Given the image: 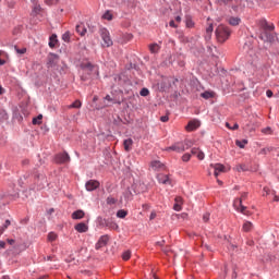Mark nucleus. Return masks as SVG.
<instances>
[{
  "instance_id": "obj_1",
  "label": "nucleus",
  "mask_w": 279,
  "mask_h": 279,
  "mask_svg": "<svg viewBox=\"0 0 279 279\" xmlns=\"http://www.w3.org/2000/svg\"><path fill=\"white\" fill-rule=\"evenodd\" d=\"M230 34H231L230 28L223 24H220L216 28V38L218 43H226V40L230 38Z\"/></svg>"
},
{
  "instance_id": "obj_2",
  "label": "nucleus",
  "mask_w": 279,
  "mask_h": 279,
  "mask_svg": "<svg viewBox=\"0 0 279 279\" xmlns=\"http://www.w3.org/2000/svg\"><path fill=\"white\" fill-rule=\"evenodd\" d=\"M81 69H83L84 73L88 75H93L94 77H99V66L86 61L81 63Z\"/></svg>"
},
{
  "instance_id": "obj_3",
  "label": "nucleus",
  "mask_w": 279,
  "mask_h": 279,
  "mask_svg": "<svg viewBox=\"0 0 279 279\" xmlns=\"http://www.w3.org/2000/svg\"><path fill=\"white\" fill-rule=\"evenodd\" d=\"M100 37L102 38V47H112V38H110V32L106 28H100L99 31Z\"/></svg>"
},
{
  "instance_id": "obj_4",
  "label": "nucleus",
  "mask_w": 279,
  "mask_h": 279,
  "mask_svg": "<svg viewBox=\"0 0 279 279\" xmlns=\"http://www.w3.org/2000/svg\"><path fill=\"white\" fill-rule=\"evenodd\" d=\"M185 149L186 147H184V143L178 142L172 146L167 147L166 151H177L178 154H182V151H185Z\"/></svg>"
},
{
  "instance_id": "obj_5",
  "label": "nucleus",
  "mask_w": 279,
  "mask_h": 279,
  "mask_svg": "<svg viewBox=\"0 0 279 279\" xmlns=\"http://www.w3.org/2000/svg\"><path fill=\"white\" fill-rule=\"evenodd\" d=\"M259 38L264 43H274L276 40V36L274 34L269 33V31L262 32L259 34Z\"/></svg>"
},
{
  "instance_id": "obj_6",
  "label": "nucleus",
  "mask_w": 279,
  "mask_h": 279,
  "mask_svg": "<svg viewBox=\"0 0 279 279\" xmlns=\"http://www.w3.org/2000/svg\"><path fill=\"white\" fill-rule=\"evenodd\" d=\"M56 162L58 165H66V162H71V157L68 153H61L56 156Z\"/></svg>"
},
{
  "instance_id": "obj_7",
  "label": "nucleus",
  "mask_w": 279,
  "mask_h": 279,
  "mask_svg": "<svg viewBox=\"0 0 279 279\" xmlns=\"http://www.w3.org/2000/svg\"><path fill=\"white\" fill-rule=\"evenodd\" d=\"M210 168L214 169L215 178H219L220 173H226V166L221 163H210Z\"/></svg>"
},
{
  "instance_id": "obj_8",
  "label": "nucleus",
  "mask_w": 279,
  "mask_h": 279,
  "mask_svg": "<svg viewBox=\"0 0 279 279\" xmlns=\"http://www.w3.org/2000/svg\"><path fill=\"white\" fill-rule=\"evenodd\" d=\"M108 241H110L108 235H101L95 245V250H101V247H106L108 245Z\"/></svg>"
},
{
  "instance_id": "obj_9",
  "label": "nucleus",
  "mask_w": 279,
  "mask_h": 279,
  "mask_svg": "<svg viewBox=\"0 0 279 279\" xmlns=\"http://www.w3.org/2000/svg\"><path fill=\"white\" fill-rule=\"evenodd\" d=\"M99 181L97 180H89L85 183L86 191H97L99 189Z\"/></svg>"
},
{
  "instance_id": "obj_10",
  "label": "nucleus",
  "mask_w": 279,
  "mask_h": 279,
  "mask_svg": "<svg viewBox=\"0 0 279 279\" xmlns=\"http://www.w3.org/2000/svg\"><path fill=\"white\" fill-rule=\"evenodd\" d=\"M60 60V57L56 53H49L48 54V66H56Z\"/></svg>"
},
{
  "instance_id": "obj_11",
  "label": "nucleus",
  "mask_w": 279,
  "mask_h": 279,
  "mask_svg": "<svg viewBox=\"0 0 279 279\" xmlns=\"http://www.w3.org/2000/svg\"><path fill=\"white\" fill-rule=\"evenodd\" d=\"M199 128V121L197 120H192L187 123L185 126L186 132H194V130H197Z\"/></svg>"
},
{
  "instance_id": "obj_12",
  "label": "nucleus",
  "mask_w": 279,
  "mask_h": 279,
  "mask_svg": "<svg viewBox=\"0 0 279 279\" xmlns=\"http://www.w3.org/2000/svg\"><path fill=\"white\" fill-rule=\"evenodd\" d=\"M157 180L159 184H168L171 185V179L168 174H158Z\"/></svg>"
},
{
  "instance_id": "obj_13",
  "label": "nucleus",
  "mask_w": 279,
  "mask_h": 279,
  "mask_svg": "<svg viewBox=\"0 0 279 279\" xmlns=\"http://www.w3.org/2000/svg\"><path fill=\"white\" fill-rule=\"evenodd\" d=\"M150 167L153 171H165L163 163L158 160L151 161Z\"/></svg>"
},
{
  "instance_id": "obj_14",
  "label": "nucleus",
  "mask_w": 279,
  "mask_h": 279,
  "mask_svg": "<svg viewBox=\"0 0 279 279\" xmlns=\"http://www.w3.org/2000/svg\"><path fill=\"white\" fill-rule=\"evenodd\" d=\"M190 155L191 156H196L198 158V160H204V158H205L204 151H202L197 147L192 148Z\"/></svg>"
},
{
  "instance_id": "obj_15",
  "label": "nucleus",
  "mask_w": 279,
  "mask_h": 279,
  "mask_svg": "<svg viewBox=\"0 0 279 279\" xmlns=\"http://www.w3.org/2000/svg\"><path fill=\"white\" fill-rule=\"evenodd\" d=\"M243 199H247V193H242L240 198H235L233 201V207L239 208V206H243Z\"/></svg>"
},
{
  "instance_id": "obj_16",
  "label": "nucleus",
  "mask_w": 279,
  "mask_h": 279,
  "mask_svg": "<svg viewBox=\"0 0 279 279\" xmlns=\"http://www.w3.org/2000/svg\"><path fill=\"white\" fill-rule=\"evenodd\" d=\"M74 229L76 230V232H81V233L88 232V225L84 222H80L74 227Z\"/></svg>"
},
{
  "instance_id": "obj_17",
  "label": "nucleus",
  "mask_w": 279,
  "mask_h": 279,
  "mask_svg": "<svg viewBox=\"0 0 279 279\" xmlns=\"http://www.w3.org/2000/svg\"><path fill=\"white\" fill-rule=\"evenodd\" d=\"M134 38V36L130 33L123 34L121 36V38L119 39V43H121V45H125V43H130V40H132Z\"/></svg>"
},
{
  "instance_id": "obj_18",
  "label": "nucleus",
  "mask_w": 279,
  "mask_h": 279,
  "mask_svg": "<svg viewBox=\"0 0 279 279\" xmlns=\"http://www.w3.org/2000/svg\"><path fill=\"white\" fill-rule=\"evenodd\" d=\"M238 213H241L242 215H245L246 217H252V211L247 210V207L240 205L238 208H235Z\"/></svg>"
},
{
  "instance_id": "obj_19",
  "label": "nucleus",
  "mask_w": 279,
  "mask_h": 279,
  "mask_svg": "<svg viewBox=\"0 0 279 279\" xmlns=\"http://www.w3.org/2000/svg\"><path fill=\"white\" fill-rule=\"evenodd\" d=\"M134 145V141L132 138L124 140L123 146L125 151H132V146Z\"/></svg>"
},
{
  "instance_id": "obj_20",
  "label": "nucleus",
  "mask_w": 279,
  "mask_h": 279,
  "mask_svg": "<svg viewBox=\"0 0 279 279\" xmlns=\"http://www.w3.org/2000/svg\"><path fill=\"white\" fill-rule=\"evenodd\" d=\"M242 230H243V232H252V230H254V223H252L250 221H244V223L242 226Z\"/></svg>"
},
{
  "instance_id": "obj_21",
  "label": "nucleus",
  "mask_w": 279,
  "mask_h": 279,
  "mask_svg": "<svg viewBox=\"0 0 279 279\" xmlns=\"http://www.w3.org/2000/svg\"><path fill=\"white\" fill-rule=\"evenodd\" d=\"M160 88L161 90H169V88H171V81L169 78H163Z\"/></svg>"
},
{
  "instance_id": "obj_22",
  "label": "nucleus",
  "mask_w": 279,
  "mask_h": 279,
  "mask_svg": "<svg viewBox=\"0 0 279 279\" xmlns=\"http://www.w3.org/2000/svg\"><path fill=\"white\" fill-rule=\"evenodd\" d=\"M262 27H263V29H264L265 32H274V29H275L274 24H269V23H267L266 21H264V22L262 23Z\"/></svg>"
},
{
  "instance_id": "obj_23",
  "label": "nucleus",
  "mask_w": 279,
  "mask_h": 279,
  "mask_svg": "<svg viewBox=\"0 0 279 279\" xmlns=\"http://www.w3.org/2000/svg\"><path fill=\"white\" fill-rule=\"evenodd\" d=\"M84 210L78 209L72 214V219H84Z\"/></svg>"
},
{
  "instance_id": "obj_24",
  "label": "nucleus",
  "mask_w": 279,
  "mask_h": 279,
  "mask_svg": "<svg viewBox=\"0 0 279 279\" xmlns=\"http://www.w3.org/2000/svg\"><path fill=\"white\" fill-rule=\"evenodd\" d=\"M76 32L80 36H86V26L84 24L76 25Z\"/></svg>"
},
{
  "instance_id": "obj_25",
  "label": "nucleus",
  "mask_w": 279,
  "mask_h": 279,
  "mask_svg": "<svg viewBox=\"0 0 279 279\" xmlns=\"http://www.w3.org/2000/svg\"><path fill=\"white\" fill-rule=\"evenodd\" d=\"M203 99H213L215 97V92H204L201 94Z\"/></svg>"
},
{
  "instance_id": "obj_26",
  "label": "nucleus",
  "mask_w": 279,
  "mask_h": 279,
  "mask_svg": "<svg viewBox=\"0 0 279 279\" xmlns=\"http://www.w3.org/2000/svg\"><path fill=\"white\" fill-rule=\"evenodd\" d=\"M150 53H158L160 51V46L158 44H151L149 46Z\"/></svg>"
},
{
  "instance_id": "obj_27",
  "label": "nucleus",
  "mask_w": 279,
  "mask_h": 279,
  "mask_svg": "<svg viewBox=\"0 0 279 279\" xmlns=\"http://www.w3.org/2000/svg\"><path fill=\"white\" fill-rule=\"evenodd\" d=\"M57 44H58V36L52 35V36L50 37L49 47H50L51 49H53V47H56Z\"/></svg>"
},
{
  "instance_id": "obj_28",
  "label": "nucleus",
  "mask_w": 279,
  "mask_h": 279,
  "mask_svg": "<svg viewBox=\"0 0 279 279\" xmlns=\"http://www.w3.org/2000/svg\"><path fill=\"white\" fill-rule=\"evenodd\" d=\"M235 145H236L238 147H240V149H244V148H245V145H247V140H242V141L236 140V141H235Z\"/></svg>"
},
{
  "instance_id": "obj_29",
  "label": "nucleus",
  "mask_w": 279,
  "mask_h": 279,
  "mask_svg": "<svg viewBox=\"0 0 279 279\" xmlns=\"http://www.w3.org/2000/svg\"><path fill=\"white\" fill-rule=\"evenodd\" d=\"M240 23H241V19H239V17H230V19H229V24H230V25L236 26V25H239Z\"/></svg>"
},
{
  "instance_id": "obj_30",
  "label": "nucleus",
  "mask_w": 279,
  "mask_h": 279,
  "mask_svg": "<svg viewBox=\"0 0 279 279\" xmlns=\"http://www.w3.org/2000/svg\"><path fill=\"white\" fill-rule=\"evenodd\" d=\"M117 217H119V219H125V217H128V211L120 209L117 213Z\"/></svg>"
},
{
  "instance_id": "obj_31",
  "label": "nucleus",
  "mask_w": 279,
  "mask_h": 279,
  "mask_svg": "<svg viewBox=\"0 0 279 279\" xmlns=\"http://www.w3.org/2000/svg\"><path fill=\"white\" fill-rule=\"evenodd\" d=\"M10 220H5L4 225L0 228V234H3L8 228H10Z\"/></svg>"
},
{
  "instance_id": "obj_32",
  "label": "nucleus",
  "mask_w": 279,
  "mask_h": 279,
  "mask_svg": "<svg viewBox=\"0 0 279 279\" xmlns=\"http://www.w3.org/2000/svg\"><path fill=\"white\" fill-rule=\"evenodd\" d=\"M14 49L20 56H24V53H27V48L20 49L17 46H14Z\"/></svg>"
},
{
  "instance_id": "obj_33",
  "label": "nucleus",
  "mask_w": 279,
  "mask_h": 279,
  "mask_svg": "<svg viewBox=\"0 0 279 279\" xmlns=\"http://www.w3.org/2000/svg\"><path fill=\"white\" fill-rule=\"evenodd\" d=\"M43 121V114H39L37 118L33 119V125H40Z\"/></svg>"
},
{
  "instance_id": "obj_34",
  "label": "nucleus",
  "mask_w": 279,
  "mask_h": 279,
  "mask_svg": "<svg viewBox=\"0 0 279 279\" xmlns=\"http://www.w3.org/2000/svg\"><path fill=\"white\" fill-rule=\"evenodd\" d=\"M122 258L124 260H130V258H132V252L131 251H125L123 254H122Z\"/></svg>"
},
{
  "instance_id": "obj_35",
  "label": "nucleus",
  "mask_w": 279,
  "mask_h": 279,
  "mask_svg": "<svg viewBox=\"0 0 279 279\" xmlns=\"http://www.w3.org/2000/svg\"><path fill=\"white\" fill-rule=\"evenodd\" d=\"M62 40H64V43H69L71 40V33L70 32H65L62 35Z\"/></svg>"
},
{
  "instance_id": "obj_36",
  "label": "nucleus",
  "mask_w": 279,
  "mask_h": 279,
  "mask_svg": "<svg viewBox=\"0 0 279 279\" xmlns=\"http://www.w3.org/2000/svg\"><path fill=\"white\" fill-rule=\"evenodd\" d=\"M69 108H82V101L75 100Z\"/></svg>"
},
{
  "instance_id": "obj_37",
  "label": "nucleus",
  "mask_w": 279,
  "mask_h": 279,
  "mask_svg": "<svg viewBox=\"0 0 279 279\" xmlns=\"http://www.w3.org/2000/svg\"><path fill=\"white\" fill-rule=\"evenodd\" d=\"M102 19H105L106 21H112V13H110V11H107L104 15Z\"/></svg>"
},
{
  "instance_id": "obj_38",
  "label": "nucleus",
  "mask_w": 279,
  "mask_h": 279,
  "mask_svg": "<svg viewBox=\"0 0 279 279\" xmlns=\"http://www.w3.org/2000/svg\"><path fill=\"white\" fill-rule=\"evenodd\" d=\"M58 239V234H56L54 232H50L48 234V241H56Z\"/></svg>"
},
{
  "instance_id": "obj_39",
  "label": "nucleus",
  "mask_w": 279,
  "mask_h": 279,
  "mask_svg": "<svg viewBox=\"0 0 279 279\" xmlns=\"http://www.w3.org/2000/svg\"><path fill=\"white\" fill-rule=\"evenodd\" d=\"M140 95L142 97H147L149 95V89L147 88H142L141 92H140Z\"/></svg>"
},
{
  "instance_id": "obj_40",
  "label": "nucleus",
  "mask_w": 279,
  "mask_h": 279,
  "mask_svg": "<svg viewBox=\"0 0 279 279\" xmlns=\"http://www.w3.org/2000/svg\"><path fill=\"white\" fill-rule=\"evenodd\" d=\"M36 14H40V5H35L33 8V15L36 16Z\"/></svg>"
},
{
  "instance_id": "obj_41",
  "label": "nucleus",
  "mask_w": 279,
  "mask_h": 279,
  "mask_svg": "<svg viewBox=\"0 0 279 279\" xmlns=\"http://www.w3.org/2000/svg\"><path fill=\"white\" fill-rule=\"evenodd\" d=\"M182 160L183 162H189V160H191V154L186 153L182 156Z\"/></svg>"
},
{
  "instance_id": "obj_42",
  "label": "nucleus",
  "mask_w": 279,
  "mask_h": 279,
  "mask_svg": "<svg viewBox=\"0 0 279 279\" xmlns=\"http://www.w3.org/2000/svg\"><path fill=\"white\" fill-rule=\"evenodd\" d=\"M263 134H272L271 128L267 126L265 129H262Z\"/></svg>"
},
{
  "instance_id": "obj_43",
  "label": "nucleus",
  "mask_w": 279,
  "mask_h": 279,
  "mask_svg": "<svg viewBox=\"0 0 279 279\" xmlns=\"http://www.w3.org/2000/svg\"><path fill=\"white\" fill-rule=\"evenodd\" d=\"M174 210H177L178 213H180V210H182V204L180 203H175L173 206Z\"/></svg>"
},
{
  "instance_id": "obj_44",
  "label": "nucleus",
  "mask_w": 279,
  "mask_h": 279,
  "mask_svg": "<svg viewBox=\"0 0 279 279\" xmlns=\"http://www.w3.org/2000/svg\"><path fill=\"white\" fill-rule=\"evenodd\" d=\"M193 25H195V23H193V20L187 19L186 20V27H193Z\"/></svg>"
},
{
  "instance_id": "obj_45",
  "label": "nucleus",
  "mask_w": 279,
  "mask_h": 279,
  "mask_svg": "<svg viewBox=\"0 0 279 279\" xmlns=\"http://www.w3.org/2000/svg\"><path fill=\"white\" fill-rule=\"evenodd\" d=\"M213 29H214L213 24H209V26L206 29V33L210 36V34H213Z\"/></svg>"
},
{
  "instance_id": "obj_46",
  "label": "nucleus",
  "mask_w": 279,
  "mask_h": 279,
  "mask_svg": "<svg viewBox=\"0 0 279 279\" xmlns=\"http://www.w3.org/2000/svg\"><path fill=\"white\" fill-rule=\"evenodd\" d=\"M209 219H210V214H205L203 216V221L207 222V221H209Z\"/></svg>"
},
{
  "instance_id": "obj_47",
  "label": "nucleus",
  "mask_w": 279,
  "mask_h": 279,
  "mask_svg": "<svg viewBox=\"0 0 279 279\" xmlns=\"http://www.w3.org/2000/svg\"><path fill=\"white\" fill-rule=\"evenodd\" d=\"M160 121H162V123H167V121H169V117L163 116L160 118Z\"/></svg>"
},
{
  "instance_id": "obj_48",
  "label": "nucleus",
  "mask_w": 279,
  "mask_h": 279,
  "mask_svg": "<svg viewBox=\"0 0 279 279\" xmlns=\"http://www.w3.org/2000/svg\"><path fill=\"white\" fill-rule=\"evenodd\" d=\"M183 145L189 149V147H191V141H185Z\"/></svg>"
},
{
  "instance_id": "obj_49",
  "label": "nucleus",
  "mask_w": 279,
  "mask_h": 279,
  "mask_svg": "<svg viewBox=\"0 0 279 279\" xmlns=\"http://www.w3.org/2000/svg\"><path fill=\"white\" fill-rule=\"evenodd\" d=\"M266 95H267V97H274V92H271L270 89H268V90L266 92Z\"/></svg>"
},
{
  "instance_id": "obj_50",
  "label": "nucleus",
  "mask_w": 279,
  "mask_h": 279,
  "mask_svg": "<svg viewBox=\"0 0 279 279\" xmlns=\"http://www.w3.org/2000/svg\"><path fill=\"white\" fill-rule=\"evenodd\" d=\"M7 242L9 243V245H14L15 243L14 239H8Z\"/></svg>"
},
{
  "instance_id": "obj_51",
  "label": "nucleus",
  "mask_w": 279,
  "mask_h": 279,
  "mask_svg": "<svg viewBox=\"0 0 279 279\" xmlns=\"http://www.w3.org/2000/svg\"><path fill=\"white\" fill-rule=\"evenodd\" d=\"M175 204H182V197L178 196V197L175 198Z\"/></svg>"
},
{
  "instance_id": "obj_52",
  "label": "nucleus",
  "mask_w": 279,
  "mask_h": 279,
  "mask_svg": "<svg viewBox=\"0 0 279 279\" xmlns=\"http://www.w3.org/2000/svg\"><path fill=\"white\" fill-rule=\"evenodd\" d=\"M5 247V242L4 241H0V248L4 250Z\"/></svg>"
},
{
  "instance_id": "obj_53",
  "label": "nucleus",
  "mask_w": 279,
  "mask_h": 279,
  "mask_svg": "<svg viewBox=\"0 0 279 279\" xmlns=\"http://www.w3.org/2000/svg\"><path fill=\"white\" fill-rule=\"evenodd\" d=\"M264 195H269V187H264Z\"/></svg>"
},
{
  "instance_id": "obj_54",
  "label": "nucleus",
  "mask_w": 279,
  "mask_h": 279,
  "mask_svg": "<svg viewBox=\"0 0 279 279\" xmlns=\"http://www.w3.org/2000/svg\"><path fill=\"white\" fill-rule=\"evenodd\" d=\"M169 25H170V27H178V26L175 25V22H174V21H170Z\"/></svg>"
},
{
  "instance_id": "obj_55",
  "label": "nucleus",
  "mask_w": 279,
  "mask_h": 279,
  "mask_svg": "<svg viewBox=\"0 0 279 279\" xmlns=\"http://www.w3.org/2000/svg\"><path fill=\"white\" fill-rule=\"evenodd\" d=\"M105 99H106L107 101H112V97H110V95H107V96L105 97Z\"/></svg>"
},
{
  "instance_id": "obj_56",
  "label": "nucleus",
  "mask_w": 279,
  "mask_h": 279,
  "mask_svg": "<svg viewBox=\"0 0 279 279\" xmlns=\"http://www.w3.org/2000/svg\"><path fill=\"white\" fill-rule=\"evenodd\" d=\"M238 171H245V168L243 166H239Z\"/></svg>"
},
{
  "instance_id": "obj_57",
  "label": "nucleus",
  "mask_w": 279,
  "mask_h": 279,
  "mask_svg": "<svg viewBox=\"0 0 279 279\" xmlns=\"http://www.w3.org/2000/svg\"><path fill=\"white\" fill-rule=\"evenodd\" d=\"M130 195H132V192L130 191V189L126 190V197H130Z\"/></svg>"
},
{
  "instance_id": "obj_58",
  "label": "nucleus",
  "mask_w": 279,
  "mask_h": 279,
  "mask_svg": "<svg viewBox=\"0 0 279 279\" xmlns=\"http://www.w3.org/2000/svg\"><path fill=\"white\" fill-rule=\"evenodd\" d=\"M175 21H177V23H180V21H182V17H181L180 15H178V16L175 17Z\"/></svg>"
},
{
  "instance_id": "obj_59",
  "label": "nucleus",
  "mask_w": 279,
  "mask_h": 279,
  "mask_svg": "<svg viewBox=\"0 0 279 279\" xmlns=\"http://www.w3.org/2000/svg\"><path fill=\"white\" fill-rule=\"evenodd\" d=\"M231 130H239V125L235 123V124L231 128Z\"/></svg>"
},
{
  "instance_id": "obj_60",
  "label": "nucleus",
  "mask_w": 279,
  "mask_h": 279,
  "mask_svg": "<svg viewBox=\"0 0 279 279\" xmlns=\"http://www.w3.org/2000/svg\"><path fill=\"white\" fill-rule=\"evenodd\" d=\"M150 219H156V213L150 214Z\"/></svg>"
},
{
  "instance_id": "obj_61",
  "label": "nucleus",
  "mask_w": 279,
  "mask_h": 279,
  "mask_svg": "<svg viewBox=\"0 0 279 279\" xmlns=\"http://www.w3.org/2000/svg\"><path fill=\"white\" fill-rule=\"evenodd\" d=\"M5 64V60L0 59V66H3Z\"/></svg>"
},
{
  "instance_id": "obj_62",
  "label": "nucleus",
  "mask_w": 279,
  "mask_h": 279,
  "mask_svg": "<svg viewBox=\"0 0 279 279\" xmlns=\"http://www.w3.org/2000/svg\"><path fill=\"white\" fill-rule=\"evenodd\" d=\"M157 245H165V240L161 242H157Z\"/></svg>"
},
{
  "instance_id": "obj_63",
  "label": "nucleus",
  "mask_w": 279,
  "mask_h": 279,
  "mask_svg": "<svg viewBox=\"0 0 279 279\" xmlns=\"http://www.w3.org/2000/svg\"><path fill=\"white\" fill-rule=\"evenodd\" d=\"M274 202H279V196H275Z\"/></svg>"
},
{
  "instance_id": "obj_64",
  "label": "nucleus",
  "mask_w": 279,
  "mask_h": 279,
  "mask_svg": "<svg viewBox=\"0 0 279 279\" xmlns=\"http://www.w3.org/2000/svg\"><path fill=\"white\" fill-rule=\"evenodd\" d=\"M0 95H3V87H0Z\"/></svg>"
}]
</instances>
